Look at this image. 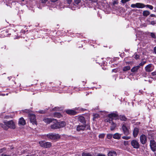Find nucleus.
I'll list each match as a JSON object with an SVG mask.
<instances>
[{
	"mask_svg": "<svg viewBox=\"0 0 156 156\" xmlns=\"http://www.w3.org/2000/svg\"><path fill=\"white\" fill-rule=\"evenodd\" d=\"M108 118L105 119V121L109 122L111 126L110 127V130L112 131L114 130L116 127V124L112 121L113 119H117L118 118V115L117 112H112L108 115Z\"/></svg>",
	"mask_w": 156,
	"mask_h": 156,
	"instance_id": "f257e3e1",
	"label": "nucleus"
},
{
	"mask_svg": "<svg viewBox=\"0 0 156 156\" xmlns=\"http://www.w3.org/2000/svg\"><path fill=\"white\" fill-rule=\"evenodd\" d=\"M0 126L5 130H7L9 128L14 129L15 128L14 123L12 120L4 121L3 124H0Z\"/></svg>",
	"mask_w": 156,
	"mask_h": 156,
	"instance_id": "f03ea898",
	"label": "nucleus"
},
{
	"mask_svg": "<svg viewBox=\"0 0 156 156\" xmlns=\"http://www.w3.org/2000/svg\"><path fill=\"white\" fill-rule=\"evenodd\" d=\"M122 129L124 133L126 135L129 134L130 130L129 126L126 123H123L122 124Z\"/></svg>",
	"mask_w": 156,
	"mask_h": 156,
	"instance_id": "7ed1b4c3",
	"label": "nucleus"
},
{
	"mask_svg": "<svg viewBox=\"0 0 156 156\" xmlns=\"http://www.w3.org/2000/svg\"><path fill=\"white\" fill-rule=\"evenodd\" d=\"M47 137L52 140H57L60 138V135L56 133H50L47 135Z\"/></svg>",
	"mask_w": 156,
	"mask_h": 156,
	"instance_id": "20e7f679",
	"label": "nucleus"
},
{
	"mask_svg": "<svg viewBox=\"0 0 156 156\" xmlns=\"http://www.w3.org/2000/svg\"><path fill=\"white\" fill-rule=\"evenodd\" d=\"M103 59V58L98 57L96 58L95 61L97 63H98L101 66L104 67L106 65L107 62L104 61Z\"/></svg>",
	"mask_w": 156,
	"mask_h": 156,
	"instance_id": "39448f33",
	"label": "nucleus"
},
{
	"mask_svg": "<svg viewBox=\"0 0 156 156\" xmlns=\"http://www.w3.org/2000/svg\"><path fill=\"white\" fill-rule=\"evenodd\" d=\"M29 117L30 121L33 125H37V122L36 120V117L35 115L32 113L29 114Z\"/></svg>",
	"mask_w": 156,
	"mask_h": 156,
	"instance_id": "423d86ee",
	"label": "nucleus"
},
{
	"mask_svg": "<svg viewBox=\"0 0 156 156\" xmlns=\"http://www.w3.org/2000/svg\"><path fill=\"white\" fill-rule=\"evenodd\" d=\"M150 146L153 151H154L156 150V142L154 140H151Z\"/></svg>",
	"mask_w": 156,
	"mask_h": 156,
	"instance_id": "0eeeda50",
	"label": "nucleus"
},
{
	"mask_svg": "<svg viewBox=\"0 0 156 156\" xmlns=\"http://www.w3.org/2000/svg\"><path fill=\"white\" fill-rule=\"evenodd\" d=\"M10 29L4 30L1 32L0 34L2 37H8L9 33L10 32Z\"/></svg>",
	"mask_w": 156,
	"mask_h": 156,
	"instance_id": "6e6552de",
	"label": "nucleus"
},
{
	"mask_svg": "<svg viewBox=\"0 0 156 156\" xmlns=\"http://www.w3.org/2000/svg\"><path fill=\"white\" fill-rule=\"evenodd\" d=\"M131 144L134 148H138L139 147V144L138 142L136 140H133L132 141Z\"/></svg>",
	"mask_w": 156,
	"mask_h": 156,
	"instance_id": "1a4fd4ad",
	"label": "nucleus"
},
{
	"mask_svg": "<svg viewBox=\"0 0 156 156\" xmlns=\"http://www.w3.org/2000/svg\"><path fill=\"white\" fill-rule=\"evenodd\" d=\"M75 128L76 129V130L78 131H82L85 129L86 126L79 125L75 126Z\"/></svg>",
	"mask_w": 156,
	"mask_h": 156,
	"instance_id": "9d476101",
	"label": "nucleus"
},
{
	"mask_svg": "<svg viewBox=\"0 0 156 156\" xmlns=\"http://www.w3.org/2000/svg\"><path fill=\"white\" fill-rule=\"evenodd\" d=\"M140 142L142 144H145L147 142V137L144 135H141L140 137Z\"/></svg>",
	"mask_w": 156,
	"mask_h": 156,
	"instance_id": "9b49d317",
	"label": "nucleus"
},
{
	"mask_svg": "<svg viewBox=\"0 0 156 156\" xmlns=\"http://www.w3.org/2000/svg\"><path fill=\"white\" fill-rule=\"evenodd\" d=\"M146 63V61H142L138 66H133L132 68H139L140 67H142Z\"/></svg>",
	"mask_w": 156,
	"mask_h": 156,
	"instance_id": "f8f14e48",
	"label": "nucleus"
},
{
	"mask_svg": "<svg viewBox=\"0 0 156 156\" xmlns=\"http://www.w3.org/2000/svg\"><path fill=\"white\" fill-rule=\"evenodd\" d=\"M58 128H61L66 125V123L64 121H61L57 122Z\"/></svg>",
	"mask_w": 156,
	"mask_h": 156,
	"instance_id": "ddd939ff",
	"label": "nucleus"
},
{
	"mask_svg": "<svg viewBox=\"0 0 156 156\" xmlns=\"http://www.w3.org/2000/svg\"><path fill=\"white\" fill-rule=\"evenodd\" d=\"M54 120V119H51L48 118H44L43 121L45 123L49 124L51 122Z\"/></svg>",
	"mask_w": 156,
	"mask_h": 156,
	"instance_id": "4468645a",
	"label": "nucleus"
},
{
	"mask_svg": "<svg viewBox=\"0 0 156 156\" xmlns=\"http://www.w3.org/2000/svg\"><path fill=\"white\" fill-rule=\"evenodd\" d=\"M66 113L69 114L74 115L76 114V112L73 110H68L66 111Z\"/></svg>",
	"mask_w": 156,
	"mask_h": 156,
	"instance_id": "2eb2a0df",
	"label": "nucleus"
},
{
	"mask_svg": "<svg viewBox=\"0 0 156 156\" xmlns=\"http://www.w3.org/2000/svg\"><path fill=\"white\" fill-rule=\"evenodd\" d=\"M136 8H143L145 7V5L142 3H136Z\"/></svg>",
	"mask_w": 156,
	"mask_h": 156,
	"instance_id": "dca6fc26",
	"label": "nucleus"
},
{
	"mask_svg": "<svg viewBox=\"0 0 156 156\" xmlns=\"http://www.w3.org/2000/svg\"><path fill=\"white\" fill-rule=\"evenodd\" d=\"M117 154L115 151H111L108 152V156H116Z\"/></svg>",
	"mask_w": 156,
	"mask_h": 156,
	"instance_id": "f3484780",
	"label": "nucleus"
},
{
	"mask_svg": "<svg viewBox=\"0 0 156 156\" xmlns=\"http://www.w3.org/2000/svg\"><path fill=\"white\" fill-rule=\"evenodd\" d=\"M121 136V134L116 133L113 135V138L115 139H119L120 138Z\"/></svg>",
	"mask_w": 156,
	"mask_h": 156,
	"instance_id": "a211bd4d",
	"label": "nucleus"
},
{
	"mask_svg": "<svg viewBox=\"0 0 156 156\" xmlns=\"http://www.w3.org/2000/svg\"><path fill=\"white\" fill-rule=\"evenodd\" d=\"M78 120L83 123H85V121L84 117L82 116H80L78 117Z\"/></svg>",
	"mask_w": 156,
	"mask_h": 156,
	"instance_id": "6ab92c4d",
	"label": "nucleus"
},
{
	"mask_svg": "<svg viewBox=\"0 0 156 156\" xmlns=\"http://www.w3.org/2000/svg\"><path fill=\"white\" fill-rule=\"evenodd\" d=\"M139 133V129L137 128H135L134 129L133 131V135L134 137H136Z\"/></svg>",
	"mask_w": 156,
	"mask_h": 156,
	"instance_id": "aec40b11",
	"label": "nucleus"
},
{
	"mask_svg": "<svg viewBox=\"0 0 156 156\" xmlns=\"http://www.w3.org/2000/svg\"><path fill=\"white\" fill-rule=\"evenodd\" d=\"M26 122L23 118H21L20 119L19 123L22 125H24L25 124Z\"/></svg>",
	"mask_w": 156,
	"mask_h": 156,
	"instance_id": "412c9836",
	"label": "nucleus"
},
{
	"mask_svg": "<svg viewBox=\"0 0 156 156\" xmlns=\"http://www.w3.org/2000/svg\"><path fill=\"white\" fill-rule=\"evenodd\" d=\"M128 58H125L124 61L125 62L126 65H132L133 63V61H129L126 62V61L127 60Z\"/></svg>",
	"mask_w": 156,
	"mask_h": 156,
	"instance_id": "4be33fe9",
	"label": "nucleus"
},
{
	"mask_svg": "<svg viewBox=\"0 0 156 156\" xmlns=\"http://www.w3.org/2000/svg\"><path fill=\"white\" fill-rule=\"evenodd\" d=\"M150 14V12L147 10H145L143 12V16H148Z\"/></svg>",
	"mask_w": 156,
	"mask_h": 156,
	"instance_id": "5701e85b",
	"label": "nucleus"
},
{
	"mask_svg": "<svg viewBox=\"0 0 156 156\" xmlns=\"http://www.w3.org/2000/svg\"><path fill=\"white\" fill-rule=\"evenodd\" d=\"M54 116L55 117L60 118L62 116V115L60 113L55 112L54 113Z\"/></svg>",
	"mask_w": 156,
	"mask_h": 156,
	"instance_id": "b1692460",
	"label": "nucleus"
},
{
	"mask_svg": "<svg viewBox=\"0 0 156 156\" xmlns=\"http://www.w3.org/2000/svg\"><path fill=\"white\" fill-rule=\"evenodd\" d=\"M51 128L53 129H58L57 122L51 125Z\"/></svg>",
	"mask_w": 156,
	"mask_h": 156,
	"instance_id": "393cba45",
	"label": "nucleus"
},
{
	"mask_svg": "<svg viewBox=\"0 0 156 156\" xmlns=\"http://www.w3.org/2000/svg\"><path fill=\"white\" fill-rule=\"evenodd\" d=\"M45 147L44 148H47L50 147L51 146V143L49 142H45Z\"/></svg>",
	"mask_w": 156,
	"mask_h": 156,
	"instance_id": "a878e982",
	"label": "nucleus"
},
{
	"mask_svg": "<svg viewBox=\"0 0 156 156\" xmlns=\"http://www.w3.org/2000/svg\"><path fill=\"white\" fill-rule=\"evenodd\" d=\"M133 57L136 60H137L139 58L140 55H137L136 53H135L133 55Z\"/></svg>",
	"mask_w": 156,
	"mask_h": 156,
	"instance_id": "bb28decb",
	"label": "nucleus"
},
{
	"mask_svg": "<svg viewBox=\"0 0 156 156\" xmlns=\"http://www.w3.org/2000/svg\"><path fill=\"white\" fill-rule=\"evenodd\" d=\"M45 142L44 141H41L39 142V144L41 147H45Z\"/></svg>",
	"mask_w": 156,
	"mask_h": 156,
	"instance_id": "cd10ccee",
	"label": "nucleus"
},
{
	"mask_svg": "<svg viewBox=\"0 0 156 156\" xmlns=\"http://www.w3.org/2000/svg\"><path fill=\"white\" fill-rule=\"evenodd\" d=\"M82 156H93L91 154L89 153H83L82 154Z\"/></svg>",
	"mask_w": 156,
	"mask_h": 156,
	"instance_id": "c85d7f7f",
	"label": "nucleus"
},
{
	"mask_svg": "<svg viewBox=\"0 0 156 156\" xmlns=\"http://www.w3.org/2000/svg\"><path fill=\"white\" fill-rule=\"evenodd\" d=\"M150 36L152 38L154 39H156V36H155L154 33H151Z\"/></svg>",
	"mask_w": 156,
	"mask_h": 156,
	"instance_id": "c756f323",
	"label": "nucleus"
},
{
	"mask_svg": "<svg viewBox=\"0 0 156 156\" xmlns=\"http://www.w3.org/2000/svg\"><path fill=\"white\" fill-rule=\"evenodd\" d=\"M145 7H147V8H149L151 10H152L153 8V7L152 5H146Z\"/></svg>",
	"mask_w": 156,
	"mask_h": 156,
	"instance_id": "7c9ffc66",
	"label": "nucleus"
},
{
	"mask_svg": "<svg viewBox=\"0 0 156 156\" xmlns=\"http://www.w3.org/2000/svg\"><path fill=\"white\" fill-rule=\"evenodd\" d=\"M120 119L121 120L123 121H125L126 120V118L125 116L124 115H122L120 116Z\"/></svg>",
	"mask_w": 156,
	"mask_h": 156,
	"instance_id": "2f4dec72",
	"label": "nucleus"
},
{
	"mask_svg": "<svg viewBox=\"0 0 156 156\" xmlns=\"http://www.w3.org/2000/svg\"><path fill=\"white\" fill-rule=\"evenodd\" d=\"M112 135L111 134H108L107 135V137L108 139H110L112 138Z\"/></svg>",
	"mask_w": 156,
	"mask_h": 156,
	"instance_id": "473e14b6",
	"label": "nucleus"
},
{
	"mask_svg": "<svg viewBox=\"0 0 156 156\" xmlns=\"http://www.w3.org/2000/svg\"><path fill=\"white\" fill-rule=\"evenodd\" d=\"M105 136V134L104 133H102L100 134L99 135V137L101 138H104Z\"/></svg>",
	"mask_w": 156,
	"mask_h": 156,
	"instance_id": "72a5a7b5",
	"label": "nucleus"
},
{
	"mask_svg": "<svg viewBox=\"0 0 156 156\" xmlns=\"http://www.w3.org/2000/svg\"><path fill=\"white\" fill-rule=\"evenodd\" d=\"M81 0H74L75 3L76 4H79Z\"/></svg>",
	"mask_w": 156,
	"mask_h": 156,
	"instance_id": "f704fd0d",
	"label": "nucleus"
},
{
	"mask_svg": "<svg viewBox=\"0 0 156 156\" xmlns=\"http://www.w3.org/2000/svg\"><path fill=\"white\" fill-rule=\"evenodd\" d=\"M152 64H150L147 65L145 68H150L152 67Z\"/></svg>",
	"mask_w": 156,
	"mask_h": 156,
	"instance_id": "c9c22d12",
	"label": "nucleus"
},
{
	"mask_svg": "<svg viewBox=\"0 0 156 156\" xmlns=\"http://www.w3.org/2000/svg\"><path fill=\"white\" fill-rule=\"evenodd\" d=\"M118 65V64H113L111 65V67L113 68V67H117V65Z\"/></svg>",
	"mask_w": 156,
	"mask_h": 156,
	"instance_id": "e433bc0d",
	"label": "nucleus"
},
{
	"mask_svg": "<svg viewBox=\"0 0 156 156\" xmlns=\"http://www.w3.org/2000/svg\"><path fill=\"white\" fill-rule=\"evenodd\" d=\"M131 7L133 8H136V3L135 4H132L131 5Z\"/></svg>",
	"mask_w": 156,
	"mask_h": 156,
	"instance_id": "4c0bfd02",
	"label": "nucleus"
},
{
	"mask_svg": "<svg viewBox=\"0 0 156 156\" xmlns=\"http://www.w3.org/2000/svg\"><path fill=\"white\" fill-rule=\"evenodd\" d=\"M129 0H121V2L122 3H125L126 2L129 1Z\"/></svg>",
	"mask_w": 156,
	"mask_h": 156,
	"instance_id": "58836bf2",
	"label": "nucleus"
},
{
	"mask_svg": "<svg viewBox=\"0 0 156 156\" xmlns=\"http://www.w3.org/2000/svg\"><path fill=\"white\" fill-rule=\"evenodd\" d=\"M118 3V2L117 1H114L113 2L112 4L113 5H115L116 4H117Z\"/></svg>",
	"mask_w": 156,
	"mask_h": 156,
	"instance_id": "ea45409f",
	"label": "nucleus"
},
{
	"mask_svg": "<svg viewBox=\"0 0 156 156\" xmlns=\"http://www.w3.org/2000/svg\"><path fill=\"white\" fill-rule=\"evenodd\" d=\"M122 138L124 139L128 140L130 138V137L128 136H123L122 137Z\"/></svg>",
	"mask_w": 156,
	"mask_h": 156,
	"instance_id": "a19ab883",
	"label": "nucleus"
},
{
	"mask_svg": "<svg viewBox=\"0 0 156 156\" xmlns=\"http://www.w3.org/2000/svg\"><path fill=\"white\" fill-rule=\"evenodd\" d=\"M66 0L67 3L68 4H70L72 2V0Z\"/></svg>",
	"mask_w": 156,
	"mask_h": 156,
	"instance_id": "79ce46f5",
	"label": "nucleus"
},
{
	"mask_svg": "<svg viewBox=\"0 0 156 156\" xmlns=\"http://www.w3.org/2000/svg\"><path fill=\"white\" fill-rule=\"evenodd\" d=\"M45 112V111L44 110H41L39 111V113L41 114H43Z\"/></svg>",
	"mask_w": 156,
	"mask_h": 156,
	"instance_id": "37998d69",
	"label": "nucleus"
},
{
	"mask_svg": "<svg viewBox=\"0 0 156 156\" xmlns=\"http://www.w3.org/2000/svg\"><path fill=\"white\" fill-rule=\"evenodd\" d=\"M137 69H131V71L132 72H134L137 71Z\"/></svg>",
	"mask_w": 156,
	"mask_h": 156,
	"instance_id": "c03bdc74",
	"label": "nucleus"
},
{
	"mask_svg": "<svg viewBox=\"0 0 156 156\" xmlns=\"http://www.w3.org/2000/svg\"><path fill=\"white\" fill-rule=\"evenodd\" d=\"M48 0H41V2L42 3H46Z\"/></svg>",
	"mask_w": 156,
	"mask_h": 156,
	"instance_id": "a18cd8bd",
	"label": "nucleus"
},
{
	"mask_svg": "<svg viewBox=\"0 0 156 156\" xmlns=\"http://www.w3.org/2000/svg\"><path fill=\"white\" fill-rule=\"evenodd\" d=\"M113 69L112 70V72H114L115 73H116L117 71V69Z\"/></svg>",
	"mask_w": 156,
	"mask_h": 156,
	"instance_id": "49530a36",
	"label": "nucleus"
},
{
	"mask_svg": "<svg viewBox=\"0 0 156 156\" xmlns=\"http://www.w3.org/2000/svg\"><path fill=\"white\" fill-rule=\"evenodd\" d=\"M151 24L152 25H154L156 24V23L154 21H152L151 22Z\"/></svg>",
	"mask_w": 156,
	"mask_h": 156,
	"instance_id": "de8ad7c7",
	"label": "nucleus"
},
{
	"mask_svg": "<svg viewBox=\"0 0 156 156\" xmlns=\"http://www.w3.org/2000/svg\"><path fill=\"white\" fill-rule=\"evenodd\" d=\"M150 16L151 17H156V16L155 15L153 14H151L150 15Z\"/></svg>",
	"mask_w": 156,
	"mask_h": 156,
	"instance_id": "09e8293b",
	"label": "nucleus"
},
{
	"mask_svg": "<svg viewBox=\"0 0 156 156\" xmlns=\"http://www.w3.org/2000/svg\"><path fill=\"white\" fill-rule=\"evenodd\" d=\"M59 108L58 107H55L54 108V110L57 111L58 110Z\"/></svg>",
	"mask_w": 156,
	"mask_h": 156,
	"instance_id": "8fccbe9b",
	"label": "nucleus"
},
{
	"mask_svg": "<svg viewBox=\"0 0 156 156\" xmlns=\"http://www.w3.org/2000/svg\"><path fill=\"white\" fill-rule=\"evenodd\" d=\"M153 50L154 53L156 54V46L154 48Z\"/></svg>",
	"mask_w": 156,
	"mask_h": 156,
	"instance_id": "3c124183",
	"label": "nucleus"
},
{
	"mask_svg": "<svg viewBox=\"0 0 156 156\" xmlns=\"http://www.w3.org/2000/svg\"><path fill=\"white\" fill-rule=\"evenodd\" d=\"M131 67L130 66H126L125 67H124L123 68H125V69H126V68H130Z\"/></svg>",
	"mask_w": 156,
	"mask_h": 156,
	"instance_id": "603ef678",
	"label": "nucleus"
},
{
	"mask_svg": "<svg viewBox=\"0 0 156 156\" xmlns=\"http://www.w3.org/2000/svg\"><path fill=\"white\" fill-rule=\"evenodd\" d=\"M146 71L147 72H150L152 71L151 69H146Z\"/></svg>",
	"mask_w": 156,
	"mask_h": 156,
	"instance_id": "864d4df0",
	"label": "nucleus"
},
{
	"mask_svg": "<svg viewBox=\"0 0 156 156\" xmlns=\"http://www.w3.org/2000/svg\"><path fill=\"white\" fill-rule=\"evenodd\" d=\"M94 118H95L96 117L97 118V117H98L99 116V115L98 114H96L95 115H94Z\"/></svg>",
	"mask_w": 156,
	"mask_h": 156,
	"instance_id": "5fc2aeb1",
	"label": "nucleus"
},
{
	"mask_svg": "<svg viewBox=\"0 0 156 156\" xmlns=\"http://www.w3.org/2000/svg\"><path fill=\"white\" fill-rule=\"evenodd\" d=\"M98 156H105V155L104 154H99L98 155Z\"/></svg>",
	"mask_w": 156,
	"mask_h": 156,
	"instance_id": "6e6d98bb",
	"label": "nucleus"
},
{
	"mask_svg": "<svg viewBox=\"0 0 156 156\" xmlns=\"http://www.w3.org/2000/svg\"><path fill=\"white\" fill-rule=\"evenodd\" d=\"M151 73L153 76H154L156 75V72H154L152 73Z\"/></svg>",
	"mask_w": 156,
	"mask_h": 156,
	"instance_id": "4d7b16f0",
	"label": "nucleus"
},
{
	"mask_svg": "<svg viewBox=\"0 0 156 156\" xmlns=\"http://www.w3.org/2000/svg\"><path fill=\"white\" fill-rule=\"evenodd\" d=\"M50 0L51 2H55L56 1H58V0Z\"/></svg>",
	"mask_w": 156,
	"mask_h": 156,
	"instance_id": "13d9d810",
	"label": "nucleus"
},
{
	"mask_svg": "<svg viewBox=\"0 0 156 156\" xmlns=\"http://www.w3.org/2000/svg\"><path fill=\"white\" fill-rule=\"evenodd\" d=\"M123 69V70L124 71H127V70H128L129 69Z\"/></svg>",
	"mask_w": 156,
	"mask_h": 156,
	"instance_id": "bf43d9fd",
	"label": "nucleus"
},
{
	"mask_svg": "<svg viewBox=\"0 0 156 156\" xmlns=\"http://www.w3.org/2000/svg\"><path fill=\"white\" fill-rule=\"evenodd\" d=\"M2 156H9V155H8L5 154H2Z\"/></svg>",
	"mask_w": 156,
	"mask_h": 156,
	"instance_id": "052dcab7",
	"label": "nucleus"
},
{
	"mask_svg": "<svg viewBox=\"0 0 156 156\" xmlns=\"http://www.w3.org/2000/svg\"><path fill=\"white\" fill-rule=\"evenodd\" d=\"M11 29L10 32L9 33V36L11 35Z\"/></svg>",
	"mask_w": 156,
	"mask_h": 156,
	"instance_id": "680f3d73",
	"label": "nucleus"
},
{
	"mask_svg": "<svg viewBox=\"0 0 156 156\" xmlns=\"http://www.w3.org/2000/svg\"><path fill=\"white\" fill-rule=\"evenodd\" d=\"M82 47V45H81V46H79L78 47L79 48H81V47Z\"/></svg>",
	"mask_w": 156,
	"mask_h": 156,
	"instance_id": "e2e57ef3",
	"label": "nucleus"
},
{
	"mask_svg": "<svg viewBox=\"0 0 156 156\" xmlns=\"http://www.w3.org/2000/svg\"><path fill=\"white\" fill-rule=\"evenodd\" d=\"M11 78V77H8V78L9 79V80H10Z\"/></svg>",
	"mask_w": 156,
	"mask_h": 156,
	"instance_id": "0e129e2a",
	"label": "nucleus"
},
{
	"mask_svg": "<svg viewBox=\"0 0 156 156\" xmlns=\"http://www.w3.org/2000/svg\"><path fill=\"white\" fill-rule=\"evenodd\" d=\"M26 156H32L30 155H27Z\"/></svg>",
	"mask_w": 156,
	"mask_h": 156,
	"instance_id": "69168bd1",
	"label": "nucleus"
},
{
	"mask_svg": "<svg viewBox=\"0 0 156 156\" xmlns=\"http://www.w3.org/2000/svg\"><path fill=\"white\" fill-rule=\"evenodd\" d=\"M154 9H155V12H156V8H154Z\"/></svg>",
	"mask_w": 156,
	"mask_h": 156,
	"instance_id": "338daca9",
	"label": "nucleus"
},
{
	"mask_svg": "<svg viewBox=\"0 0 156 156\" xmlns=\"http://www.w3.org/2000/svg\"><path fill=\"white\" fill-rule=\"evenodd\" d=\"M2 95H5V94H2Z\"/></svg>",
	"mask_w": 156,
	"mask_h": 156,
	"instance_id": "774afa93",
	"label": "nucleus"
}]
</instances>
